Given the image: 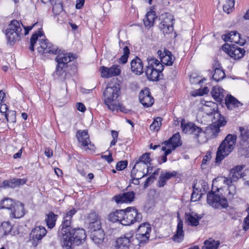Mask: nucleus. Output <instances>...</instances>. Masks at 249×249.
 I'll list each match as a JSON object with an SVG mask.
<instances>
[{
  "instance_id": "f257e3e1",
  "label": "nucleus",
  "mask_w": 249,
  "mask_h": 249,
  "mask_svg": "<svg viewBox=\"0 0 249 249\" xmlns=\"http://www.w3.org/2000/svg\"><path fill=\"white\" fill-rule=\"evenodd\" d=\"M42 30L40 29L32 36L30 39L29 49L34 51L35 45H38L36 49L39 53H49L56 54L55 60L57 62L55 74L60 76L64 73L63 68L67 67L68 63L75 59L74 54L71 53H65L64 51L58 50V47L44 39Z\"/></svg>"
},
{
  "instance_id": "f03ea898",
  "label": "nucleus",
  "mask_w": 249,
  "mask_h": 249,
  "mask_svg": "<svg viewBox=\"0 0 249 249\" xmlns=\"http://www.w3.org/2000/svg\"><path fill=\"white\" fill-rule=\"evenodd\" d=\"M85 231L81 228H74L63 237V246L66 249H71L72 246L83 244L86 238Z\"/></svg>"
},
{
  "instance_id": "7ed1b4c3",
  "label": "nucleus",
  "mask_w": 249,
  "mask_h": 249,
  "mask_svg": "<svg viewBox=\"0 0 249 249\" xmlns=\"http://www.w3.org/2000/svg\"><path fill=\"white\" fill-rule=\"evenodd\" d=\"M237 136L235 134H229L219 146L215 158L216 163H220L228 156L234 149L236 141Z\"/></svg>"
},
{
  "instance_id": "20e7f679",
  "label": "nucleus",
  "mask_w": 249,
  "mask_h": 249,
  "mask_svg": "<svg viewBox=\"0 0 249 249\" xmlns=\"http://www.w3.org/2000/svg\"><path fill=\"white\" fill-rule=\"evenodd\" d=\"M148 65L146 66L145 74L147 78L151 81H159L162 77V71L164 66L158 59L148 57L147 59Z\"/></svg>"
},
{
  "instance_id": "39448f33",
  "label": "nucleus",
  "mask_w": 249,
  "mask_h": 249,
  "mask_svg": "<svg viewBox=\"0 0 249 249\" xmlns=\"http://www.w3.org/2000/svg\"><path fill=\"white\" fill-rule=\"evenodd\" d=\"M21 23L17 20L11 21L4 33L7 44L12 46L19 41L23 36Z\"/></svg>"
},
{
  "instance_id": "423d86ee",
  "label": "nucleus",
  "mask_w": 249,
  "mask_h": 249,
  "mask_svg": "<svg viewBox=\"0 0 249 249\" xmlns=\"http://www.w3.org/2000/svg\"><path fill=\"white\" fill-rule=\"evenodd\" d=\"M181 127L183 132L189 134H192L197 140L198 142L200 143L204 142L207 139L206 134L203 129L196 125L195 124L189 122L187 124L184 121H182Z\"/></svg>"
},
{
  "instance_id": "0eeeda50",
  "label": "nucleus",
  "mask_w": 249,
  "mask_h": 249,
  "mask_svg": "<svg viewBox=\"0 0 249 249\" xmlns=\"http://www.w3.org/2000/svg\"><path fill=\"white\" fill-rule=\"evenodd\" d=\"M120 93V89L116 86L107 87L104 91V102L109 109L115 108V101Z\"/></svg>"
},
{
  "instance_id": "6e6552de",
  "label": "nucleus",
  "mask_w": 249,
  "mask_h": 249,
  "mask_svg": "<svg viewBox=\"0 0 249 249\" xmlns=\"http://www.w3.org/2000/svg\"><path fill=\"white\" fill-rule=\"evenodd\" d=\"M142 219L141 213L134 207H128L124 210L123 225L127 226L135 222H139Z\"/></svg>"
},
{
  "instance_id": "1a4fd4ad",
  "label": "nucleus",
  "mask_w": 249,
  "mask_h": 249,
  "mask_svg": "<svg viewBox=\"0 0 249 249\" xmlns=\"http://www.w3.org/2000/svg\"><path fill=\"white\" fill-rule=\"evenodd\" d=\"M207 201L210 205L215 209L226 208L229 206L227 199L224 196L216 194L213 191L207 194Z\"/></svg>"
},
{
  "instance_id": "9d476101",
  "label": "nucleus",
  "mask_w": 249,
  "mask_h": 249,
  "mask_svg": "<svg viewBox=\"0 0 249 249\" xmlns=\"http://www.w3.org/2000/svg\"><path fill=\"white\" fill-rule=\"evenodd\" d=\"M222 50L230 57L237 60L242 58L246 52L244 49L235 45L225 44L222 46Z\"/></svg>"
},
{
  "instance_id": "9b49d317",
  "label": "nucleus",
  "mask_w": 249,
  "mask_h": 249,
  "mask_svg": "<svg viewBox=\"0 0 249 249\" xmlns=\"http://www.w3.org/2000/svg\"><path fill=\"white\" fill-rule=\"evenodd\" d=\"M100 71L101 77L106 78L118 76L121 72L120 66L117 65H113L110 68L102 66Z\"/></svg>"
},
{
  "instance_id": "f8f14e48",
  "label": "nucleus",
  "mask_w": 249,
  "mask_h": 249,
  "mask_svg": "<svg viewBox=\"0 0 249 249\" xmlns=\"http://www.w3.org/2000/svg\"><path fill=\"white\" fill-rule=\"evenodd\" d=\"M157 54L160 59V63L163 65H173L175 57L169 50L164 48L163 51L161 50L158 51Z\"/></svg>"
},
{
  "instance_id": "ddd939ff",
  "label": "nucleus",
  "mask_w": 249,
  "mask_h": 249,
  "mask_svg": "<svg viewBox=\"0 0 249 249\" xmlns=\"http://www.w3.org/2000/svg\"><path fill=\"white\" fill-rule=\"evenodd\" d=\"M139 100L145 107H151L154 103V99L151 96L148 88H145L140 91L139 93Z\"/></svg>"
},
{
  "instance_id": "4468645a",
  "label": "nucleus",
  "mask_w": 249,
  "mask_h": 249,
  "mask_svg": "<svg viewBox=\"0 0 249 249\" xmlns=\"http://www.w3.org/2000/svg\"><path fill=\"white\" fill-rule=\"evenodd\" d=\"M133 236L127 234L117 238L115 242V249H129L132 242Z\"/></svg>"
},
{
  "instance_id": "2eb2a0df",
  "label": "nucleus",
  "mask_w": 249,
  "mask_h": 249,
  "mask_svg": "<svg viewBox=\"0 0 249 249\" xmlns=\"http://www.w3.org/2000/svg\"><path fill=\"white\" fill-rule=\"evenodd\" d=\"M225 101L226 107L229 110L239 112L243 108V104L231 95L226 96Z\"/></svg>"
},
{
  "instance_id": "dca6fc26",
  "label": "nucleus",
  "mask_w": 249,
  "mask_h": 249,
  "mask_svg": "<svg viewBox=\"0 0 249 249\" xmlns=\"http://www.w3.org/2000/svg\"><path fill=\"white\" fill-rule=\"evenodd\" d=\"M135 193L133 191L128 192L114 196L112 199L118 204L132 202L135 198Z\"/></svg>"
},
{
  "instance_id": "f3484780",
  "label": "nucleus",
  "mask_w": 249,
  "mask_h": 249,
  "mask_svg": "<svg viewBox=\"0 0 249 249\" xmlns=\"http://www.w3.org/2000/svg\"><path fill=\"white\" fill-rule=\"evenodd\" d=\"M131 72L138 75H141L143 72V64L142 60L136 56L130 62Z\"/></svg>"
},
{
  "instance_id": "a211bd4d",
  "label": "nucleus",
  "mask_w": 249,
  "mask_h": 249,
  "mask_svg": "<svg viewBox=\"0 0 249 249\" xmlns=\"http://www.w3.org/2000/svg\"><path fill=\"white\" fill-rule=\"evenodd\" d=\"M47 231L43 226H36L32 230L30 233V238L35 242L41 240L46 234Z\"/></svg>"
},
{
  "instance_id": "6ab92c4d",
  "label": "nucleus",
  "mask_w": 249,
  "mask_h": 249,
  "mask_svg": "<svg viewBox=\"0 0 249 249\" xmlns=\"http://www.w3.org/2000/svg\"><path fill=\"white\" fill-rule=\"evenodd\" d=\"M206 103L207 104L205 105V107L204 108V110L206 111V113L208 115H212L213 114L214 119L216 117H219V120L217 121L218 125L220 126L225 125L226 124V122L225 121L224 117H221V115L218 112H216L214 108L213 109L211 108L210 111H208V110L207 109L209 107H212V106H215V105L214 103L213 102H207Z\"/></svg>"
},
{
  "instance_id": "aec40b11",
  "label": "nucleus",
  "mask_w": 249,
  "mask_h": 249,
  "mask_svg": "<svg viewBox=\"0 0 249 249\" xmlns=\"http://www.w3.org/2000/svg\"><path fill=\"white\" fill-rule=\"evenodd\" d=\"M10 216L12 218H19L24 215L23 204L17 202L10 210Z\"/></svg>"
},
{
  "instance_id": "412c9836",
  "label": "nucleus",
  "mask_w": 249,
  "mask_h": 249,
  "mask_svg": "<svg viewBox=\"0 0 249 249\" xmlns=\"http://www.w3.org/2000/svg\"><path fill=\"white\" fill-rule=\"evenodd\" d=\"M202 216L195 212L185 213L186 222L192 226L196 227L199 224V221Z\"/></svg>"
},
{
  "instance_id": "4be33fe9",
  "label": "nucleus",
  "mask_w": 249,
  "mask_h": 249,
  "mask_svg": "<svg viewBox=\"0 0 249 249\" xmlns=\"http://www.w3.org/2000/svg\"><path fill=\"white\" fill-rule=\"evenodd\" d=\"M76 137L79 142L83 147H88L90 143L87 130H78L76 134Z\"/></svg>"
},
{
  "instance_id": "5701e85b",
  "label": "nucleus",
  "mask_w": 249,
  "mask_h": 249,
  "mask_svg": "<svg viewBox=\"0 0 249 249\" xmlns=\"http://www.w3.org/2000/svg\"><path fill=\"white\" fill-rule=\"evenodd\" d=\"M163 143L167 147H172V149H175L182 144L179 134L177 133L174 134L171 138L168 141H165Z\"/></svg>"
},
{
  "instance_id": "b1692460",
  "label": "nucleus",
  "mask_w": 249,
  "mask_h": 249,
  "mask_svg": "<svg viewBox=\"0 0 249 249\" xmlns=\"http://www.w3.org/2000/svg\"><path fill=\"white\" fill-rule=\"evenodd\" d=\"M150 161V154L145 153L142 155L136 161L133 167L136 168V167H142L143 169L146 168L149 169L147 163H149Z\"/></svg>"
},
{
  "instance_id": "393cba45",
  "label": "nucleus",
  "mask_w": 249,
  "mask_h": 249,
  "mask_svg": "<svg viewBox=\"0 0 249 249\" xmlns=\"http://www.w3.org/2000/svg\"><path fill=\"white\" fill-rule=\"evenodd\" d=\"M183 226V221L181 219L178 218L176 233L173 236V240L176 242L180 243L184 238Z\"/></svg>"
},
{
  "instance_id": "a878e982",
  "label": "nucleus",
  "mask_w": 249,
  "mask_h": 249,
  "mask_svg": "<svg viewBox=\"0 0 249 249\" xmlns=\"http://www.w3.org/2000/svg\"><path fill=\"white\" fill-rule=\"evenodd\" d=\"M26 182V179L24 178H13L4 180L3 182V185L5 187L14 188L20 185L24 184Z\"/></svg>"
},
{
  "instance_id": "bb28decb",
  "label": "nucleus",
  "mask_w": 249,
  "mask_h": 249,
  "mask_svg": "<svg viewBox=\"0 0 249 249\" xmlns=\"http://www.w3.org/2000/svg\"><path fill=\"white\" fill-rule=\"evenodd\" d=\"M124 210H117L111 213L108 216V219L113 222H118L123 225Z\"/></svg>"
},
{
  "instance_id": "cd10ccee",
  "label": "nucleus",
  "mask_w": 249,
  "mask_h": 249,
  "mask_svg": "<svg viewBox=\"0 0 249 249\" xmlns=\"http://www.w3.org/2000/svg\"><path fill=\"white\" fill-rule=\"evenodd\" d=\"M224 89L219 86L214 87L211 91V94L215 100L217 102H221L224 97L225 94Z\"/></svg>"
},
{
  "instance_id": "c85d7f7f",
  "label": "nucleus",
  "mask_w": 249,
  "mask_h": 249,
  "mask_svg": "<svg viewBox=\"0 0 249 249\" xmlns=\"http://www.w3.org/2000/svg\"><path fill=\"white\" fill-rule=\"evenodd\" d=\"M90 238L95 244H101L105 237V233L103 230L95 231L90 232Z\"/></svg>"
},
{
  "instance_id": "c756f323",
  "label": "nucleus",
  "mask_w": 249,
  "mask_h": 249,
  "mask_svg": "<svg viewBox=\"0 0 249 249\" xmlns=\"http://www.w3.org/2000/svg\"><path fill=\"white\" fill-rule=\"evenodd\" d=\"M4 107V111H2L3 108H0V112L3 114L7 122L15 123L16 122V112L13 110H8V107L6 104L3 105Z\"/></svg>"
},
{
  "instance_id": "7c9ffc66",
  "label": "nucleus",
  "mask_w": 249,
  "mask_h": 249,
  "mask_svg": "<svg viewBox=\"0 0 249 249\" xmlns=\"http://www.w3.org/2000/svg\"><path fill=\"white\" fill-rule=\"evenodd\" d=\"M71 222L69 220H63L62 224L60 226L58 233L62 235L63 237L68 233V232L71 231L72 227H71Z\"/></svg>"
},
{
  "instance_id": "2f4dec72",
  "label": "nucleus",
  "mask_w": 249,
  "mask_h": 249,
  "mask_svg": "<svg viewBox=\"0 0 249 249\" xmlns=\"http://www.w3.org/2000/svg\"><path fill=\"white\" fill-rule=\"evenodd\" d=\"M156 16L154 11H149L147 13L143 21L145 27L150 28L153 26Z\"/></svg>"
},
{
  "instance_id": "473e14b6",
  "label": "nucleus",
  "mask_w": 249,
  "mask_h": 249,
  "mask_svg": "<svg viewBox=\"0 0 249 249\" xmlns=\"http://www.w3.org/2000/svg\"><path fill=\"white\" fill-rule=\"evenodd\" d=\"M216 66H214V72L213 76V78L215 81L218 82L225 78L226 74L222 69L220 68L219 64H215Z\"/></svg>"
},
{
  "instance_id": "72a5a7b5",
  "label": "nucleus",
  "mask_w": 249,
  "mask_h": 249,
  "mask_svg": "<svg viewBox=\"0 0 249 249\" xmlns=\"http://www.w3.org/2000/svg\"><path fill=\"white\" fill-rule=\"evenodd\" d=\"M240 35L236 31H231L227 35L223 36V38L225 41H230L236 43L239 40Z\"/></svg>"
},
{
  "instance_id": "f704fd0d",
  "label": "nucleus",
  "mask_w": 249,
  "mask_h": 249,
  "mask_svg": "<svg viewBox=\"0 0 249 249\" xmlns=\"http://www.w3.org/2000/svg\"><path fill=\"white\" fill-rule=\"evenodd\" d=\"M220 242L218 241H215L212 238H209L206 240L204 242L202 249H217L219 246Z\"/></svg>"
},
{
  "instance_id": "c9c22d12",
  "label": "nucleus",
  "mask_w": 249,
  "mask_h": 249,
  "mask_svg": "<svg viewBox=\"0 0 249 249\" xmlns=\"http://www.w3.org/2000/svg\"><path fill=\"white\" fill-rule=\"evenodd\" d=\"M57 217V215L53 212H50L45 218V221L48 227L52 229L55 225V222Z\"/></svg>"
},
{
  "instance_id": "e433bc0d",
  "label": "nucleus",
  "mask_w": 249,
  "mask_h": 249,
  "mask_svg": "<svg viewBox=\"0 0 249 249\" xmlns=\"http://www.w3.org/2000/svg\"><path fill=\"white\" fill-rule=\"evenodd\" d=\"M12 230V226L9 222L0 223V238L8 234Z\"/></svg>"
},
{
  "instance_id": "4c0bfd02",
  "label": "nucleus",
  "mask_w": 249,
  "mask_h": 249,
  "mask_svg": "<svg viewBox=\"0 0 249 249\" xmlns=\"http://www.w3.org/2000/svg\"><path fill=\"white\" fill-rule=\"evenodd\" d=\"M159 28L164 35L170 34L173 31L172 23L168 24L165 20H163L160 23Z\"/></svg>"
},
{
  "instance_id": "58836bf2",
  "label": "nucleus",
  "mask_w": 249,
  "mask_h": 249,
  "mask_svg": "<svg viewBox=\"0 0 249 249\" xmlns=\"http://www.w3.org/2000/svg\"><path fill=\"white\" fill-rule=\"evenodd\" d=\"M241 142H249V128L247 126L240 127Z\"/></svg>"
},
{
  "instance_id": "ea45409f",
  "label": "nucleus",
  "mask_w": 249,
  "mask_h": 249,
  "mask_svg": "<svg viewBox=\"0 0 249 249\" xmlns=\"http://www.w3.org/2000/svg\"><path fill=\"white\" fill-rule=\"evenodd\" d=\"M15 203L16 202H13L12 199L5 198L1 201L0 205V207L2 209H7L11 210L14 206Z\"/></svg>"
},
{
  "instance_id": "a19ab883",
  "label": "nucleus",
  "mask_w": 249,
  "mask_h": 249,
  "mask_svg": "<svg viewBox=\"0 0 249 249\" xmlns=\"http://www.w3.org/2000/svg\"><path fill=\"white\" fill-rule=\"evenodd\" d=\"M151 231V228L150 225L146 222L143 223L140 225L137 231V232L143 233L144 234H150Z\"/></svg>"
},
{
  "instance_id": "79ce46f5",
  "label": "nucleus",
  "mask_w": 249,
  "mask_h": 249,
  "mask_svg": "<svg viewBox=\"0 0 249 249\" xmlns=\"http://www.w3.org/2000/svg\"><path fill=\"white\" fill-rule=\"evenodd\" d=\"M241 156L245 157L249 156V142H240V146L239 150Z\"/></svg>"
},
{
  "instance_id": "37998d69",
  "label": "nucleus",
  "mask_w": 249,
  "mask_h": 249,
  "mask_svg": "<svg viewBox=\"0 0 249 249\" xmlns=\"http://www.w3.org/2000/svg\"><path fill=\"white\" fill-rule=\"evenodd\" d=\"M63 10L62 0H56L54 4L53 5V12L54 15H58Z\"/></svg>"
},
{
  "instance_id": "c03bdc74",
  "label": "nucleus",
  "mask_w": 249,
  "mask_h": 249,
  "mask_svg": "<svg viewBox=\"0 0 249 249\" xmlns=\"http://www.w3.org/2000/svg\"><path fill=\"white\" fill-rule=\"evenodd\" d=\"M136 171H138V170H136V168L133 167L131 172V176L132 178V183L134 184L138 185L139 184V179L144 177V175H142V172L140 171V176H137Z\"/></svg>"
},
{
  "instance_id": "a18cd8bd",
  "label": "nucleus",
  "mask_w": 249,
  "mask_h": 249,
  "mask_svg": "<svg viewBox=\"0 0 249 249\" xmlns=\"http://www.w3.org/2000/svg\"><path fill=\"white\" fill-rule=\"evenodd\" d=\"M235 0H228L223 5V10L227 14L231 12L234 8Z\"/></svg>"
},
{
  "instance_id": "49530a36",
  "label": "nucleus",
  "mask_w": 249,
  "mask_h": 249,
  "mask_svg": "<svg viewBox=\"0 0 249 249\" xmlns=\"http://www.w3.org/2000/svg\"><path fill=\"white\" fill-rule=\"evenodd\" d=\"M136 237L139 243L144 244L149 240L150 234L136 232Z\"/></svg>"
},
{
  "instance_id": "de8ad7c7",
  "label": "nucleus",
  "mask_w": 249,
  "mask_h": 249,
  "mask_svg": "<svg viewBox=\"0 0 249 249\" xmlns=\"http://www.w3.org/2000/svg\"><path fill=\"white\" fill-rule=\"evenodd\" d=\"M130 50L127 46H125L123 49V54L119 59V62L122 64H125L128 59Z\"/></svg>"
},
{
  "instance_id": "09e8293b",
  "label": "nucleus",
  "mask_w": 249,
  "mask_h": 249,
  "mask_svg": "<svg viewBox=\"0 0 249 249\" xmlns=\"http://www.w3.org/2000/svg\"><path fill=\"white\" fill-rule=\"evenodd\" d=\"M162 120L161 118L157 117L155 119L152 124L150 125V129L151 130L157 131L160 128L161 124V121Z\"/></svg>"
},
{
  "instance_id": "8fccbe9b",
  "label": "nucleus",
  "mask_w": 249,
  "mask_h": 249,
  "mask_svg": "<svg viewBox=\"0 0 249 249\" xmlns=\"http://www.w3.org/2000/svg\"><path fill=\"white\" fill-rule=\"evenodd\" d=\"M88 221L89 224L91 223H96L97 221H101L98 214L95 212H91L88 215Z\"/></svg>"
},
{
  "instance_id": "3c124183",
  "label": "nucleus",
  "mask_w": 249,
  "mask_h": 249,
  "mask_svg": "<svg viewBox=\"0 0 249 249\" xmlns=\"http://www.w3.org/2000/svg\"><path fill=\"white\" fill-rule=\"evenodd\" d=\"M88 228L90 231V232L94 231V230H102L101 221H97L96 223H89Z\"/></svg>"
},
{
  "instance_id": "603ef678",
  "label": "nucleus",
  "mask_w": 249,
  "mask_h": 249,
  "mask_svg": "<svg viewBox=\"0 0 249 249\" xmlns=\"http://www.w3.org/2000/svg\"><path fill=\"white\" fill-rule=\"evenodd\" d=\"M227 197L231 200L232 199L234 196L236 195V187L233 185H230L227 189Z\"/></svg>"
},
{
  "instance_id": "864d4df0",
  "label": "nucleus",
  "mask_w": 249,
  "mask_h": 249,
  "mask_svg": "<svg viewBox=\"0 0 249 249\" xmlns=\"http://www.w3.org/2000/svg\"><path fill=\"white\" fill-rule=\"evenodd\" d=\"M77 211L75 209L73 208L69 211H67L64 215L63 220H69L72 222V217L75 214Z\"/></svg>"
},
{
  "instance_id": "5fc2aeb1",
  "label": "nucleus",
  "mask_w": 249,
  "mask_h": 249,
  "mask_svg": "<svg viewBox=\"0 0 249 249\" xmlns=\"http://www.w3.org/2000/svg\"><path fill=\"white\" fill-rule=\"evenodd\" d=\"M230 176L231 177V180L235 182L242 177V173L231 170Z\"/></svg>"
},
{
  "instance_id": "6e6d98bb",
  "label": "nucleus",
  "mask_w": 249,
  "mask_h": 249,
  "mask_svg": "<svg viewBox=\"0 0 249 249\" xmlns=\"http://www.w3.org/2000/svg\"><path fill=\"white\" fill-rule=\"evenodd\" d=\"M127 160H122L119 161L116 165V169L118 171H122L124 170L127 165Z\"/></svg>"
},
{
  "instance_id": "4d7b16f0",
  "label": "nucleus",
  "mask_w": 249,
  "mask_h": 249,
  "mask_svg": "<svg viewBox=\"0 0 249 249\" xmlns=\"http://www.w3.org/2000/svg\"><path fill=\"white\" fill-rule=\"evenodd\" d=\"M158 173L157 171H155L153 174H152L146 179L144 184V188L147 187L151 182H152L154 181V180L155 179V176L158 175Z\"/></svg>"
},
{
  "instance_id": "13d9d810",
  "label": "nucleus",
  "mask_w": 249,
  "mask_h": 249,
  "mask_svg": "<svg viewBox=\"0 0 249 249\" xmlns=\"http://www.w3.org/2000/svg\"><path fill=\"white\" fill-rule=\"evenodd\" d=\"M115 106H116L115 108H114V109H110V110L113 111H115V110H119L120 111L125 113H127L128 112H129V110L126 109L125 108V107L123 105H121V104L117 105L115 104Z\"/></svg>"
},
{
  "instance_id": "bf43d9fd",
  "label": "nucleus",
  "mask_w": 249,
  "mask_h": 249,
  "mask_svg": "<svg viewBox=\"0 0 249 249\" xmlns=\"http://www.w3.org/2000/svg\"><path fill=\"white\" fill-rule=\"evenodd\" d=\"M162 174L164 176L165 178L168 180L173 177H175L177 175V172L175 171H173L172 172H166L165 173H162Z\"/></svg>"
},
{
  "instance_id": "052dcab7",
  "label": "nucleus",
  "mask_w": 249,
  "mask_h": 249,
  "mask_svg": "<svg viewBox=\"0 0 249 249\" xmlns=\"http://www.w3.org/2000/svg\"><path fill=\"white\" fill-rule=\"evenodd\" d=\"M167 180L165 178L164 176L161 174L159 177V181H158V186L160 187H161L164 186L167 182Z\"/></svg>"
},
{
  "instance_id": "680f3d73",
  "label": "nucleus",
  "mask_w": 249,
  "mask_h": 249,
  "mask_svg": "<svg viewBox=\"0 0 249 249\" xmlns=\"http://www.w3.org/2000/svg\"><path fill=\"white\" fill-rule=\"evenodd\" d=\"M161 150L164 151V155L167 156L171 153L173 150L175 149H172V147H167L166 145L165 146H162L161 148Z\"/></svg>"
},
{
  "instance_id": "e2e57ef3",
  "label": "nucleus",
  "mask_w": 249,
  "mask_h": 249,
  "mask_svg": "<svg viewBox=\"0 0 249 249\" xmlns=\"http://www.w3.org/2000/svg\"><path fill=\"white\" fill-rule=\"evenodd\" d=\"M102 158L107 161L108 163H110L113 160L112 158V153L110 152H109V154L108 155L102 156Z\"/></svg>"
},
{
  "instance_id": "0e129e2a",
  "label": "nucleus",
  "mask_w": 249,
  "mask_h": 249,
  "mask_svg": "<svg viewBox=\"0 0 249 249\" xmlns=\"http://www.w3.org/2000/svg\"><path fill=\"white\" fill-rule=\"evenodd\" d=\"M36 24V23L32 26H29L25 27L21 23V27H23L24 29V35L26 36L27 34H28L29 31H31L33 27L34 26H35Z\"/></svg>"
},
{
  "instance_id": "69168bd1",
  "label": "nucleus",
  "mask_w": 249,
  "mask_h": 249,
  "mask_svg": "<svg viewBox=\"0 0 249 249\" xmlns=\"http://www.w3.org/2000/svg\"><path fill=\"white\" fill-rule=\"evenodd\" d=\"M76 108L77 110L81 112H84L86 110V107L85 105L81 103H78L77 104Z\"/></svg>"
},
{
  "instance_id": "338daca9",
  "label": "nucleus",
  "mask_w": 249,
  "mask_h": 249,
  "mask_svg": "<svg viewBox=\"0 0 249 249\" xmlns=\"http://www.w3.org/2000/svg\"><path fill=\"white\" fill-rule=\"evenodd\" d=\"M223 182L224 183L226 184L229 186L230 185H231V184L234 181L233 180H231V178L230 176L229 178L224 177Z\"/></svg>"
},
{
  "instance_id": "774afa93",
  "label": "nucleus",
  "mask_w": 249,
  "mask_h": 249,
  "mask_svg": "<svg viewBox=\"0 0 249 249\" xmlns=\"http://www.w3.org/2000/svg\"><path fill=\"white\" fill-rule=\"evenodd\" d=\"M85 2V0H76V9H80L83 6Z\"/></svg>"
}]
</instances>
